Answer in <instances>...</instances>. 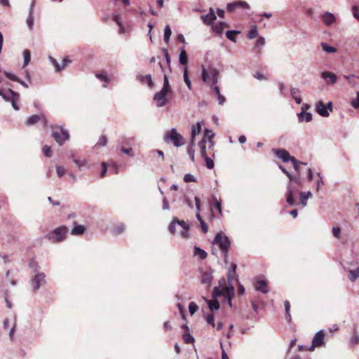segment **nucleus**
<instances>
[{
  "instance_id": "1",
  "label": "nucleus",
  "mask_w": 359,
  "mask_h": 359,
  "mask_svg": "<svg viewBox=\"0 0 359 359\" xmlns=\"http://www.w3.org/2000/svg\"><path fill=\"white\" fill-rule=\"evenodd\" d=\"M236 264L233 263L229 269L228 282L229 285L222 284V281L225 283V280L222 279L219 281V285L214 287L212 290V297L217 298L223 296L229 302V305L231 306V299L234 296V287L232 285V281L236 273Z\"/></svg>"
},
{
  "instance_id": "2",
  "label": "nucleus",
  "mask_w": 359,
  "mask_h": 359,
  "mask_svg": "<svg viewBox=\"0 0 359 359\" xmlns=\"http://www.w3.org/2000/svg\"><path fill=\"white\" fill-rule=\"evenodd\" d=\"M287 177L290 179V182L287 184V190L285 194L286 201L290 206H294L296 204L294 196L297 194L298 190L294 187L293 183L300 185L301 180L299 177L293 176L290 173Z\"/></svg>"
},
{
  "instance_id": "3",
  "label": "nucleus",
  "mask_w": 359,
  "mask_h": 359,
  "mask_svg": "<svg viewBox=\"0 0 359 359\" xmlns=\"http://www.w3.org/2000/svg\"><path fill=\"white\" fill-rule=\"evenodd\" d=\"M213 244L219 246L223 254L224 262L226 263L228 251L231 245L229 238L222 232L217 233L213 240Z\"/></svg>"
},
{
  "instance_id": "4",
  "label": "nucleus",
  "mask_w": 359,
  "mask_h": 359,
  "mask_svg": "<svg viewBox=\"0 0 359 359\" xmlns=\"http://www.w3.org/2000/svg\"><path fill=\"white\" fill-rule=\"evenodd\" d=\"M178 227V232L180 235L187 238L189 237V225L187 222L183 220H179L177 218L174 217L172 222L170 224L168 229L170 233H175L177 232L176 227Z\"/></svg>"
},
{
  "instance_id": "5",
  "label": "nucleus",
  "mask_w": 359,
  "mask_h": 359,
  "mask_svg": "<svg viewBox=\"0 0 359 359\" xmlns=\"http://www.w3.org/2000/svg\"><path fill=\"white\" fill-rule=\"evenodd\" d=\"M219 71L215 67H203L201 77L203 81L210 85L214 86L218 82Z\"/></svg>"
},
{
  "instance_id": "6",
  "label": "nucleus",
  "mask_w": 359,
  "mask_h": 359,
  "mask_svg": "<svg viewBox=\"0 0 359 359\" xmlns=\"http://www.w3.org/2000/svg\"><path fill=\"white\" fill-rule=\"evenodd\" d=\"M69 229L65 226H61L48 233L46 238L53 243H59L65 240Z\"/></svg>"
},
{
  "instance_id": "7",
  "label": "nucleus",
  "mask_w": 359,
  "mask_h": 359,
  "mask_svg": "<svg viewBox=\"0 0 359 359\" xmlns=\"http://www.w3.org/2000/svg\"><path fill=\"white\" fill-rule=\"evenodd\" d=\"M164 141L171 142L177 147L182 146L184 144L183 136L177 133L175 128H172L166 132L164 136Z\"/></svg>"
},
{
  "instance_id": "8",
  "label": "nucleus",
  "mask_w": 359,
  "mask_h": 359,
  "mask_svg": "<svg viewBox=\"0 0 359 359\" xmlns=\"http://www.w3.org/2000/svg\"><path fill=\"white\" fill-rule=\"evenodd\" d=\"M50 128L52 129L53 137L60 145H62L65 141L69 139V135L67 130L62 126H51Z\"/></svg>"
},
{
  "instance_id": "9",
  "label": "nucleus",
  "mask_w": 359,
  "mask_h": 359,
  "mask_svg": "<svg viewBox=\"0 0 359 359\" xmlns=\"http://www.w3.org/2000/svg\"><path fill=\"white\" fill-rule=\"evenodd\" d=\"M0 96H1L6 101H10L12 107L16 111L19 109L18 102L20 100L19 93L12 90L11 89L0 90Z\"/></svg>"
},
{
  "instance_id": "10",
  "label": "nucleus",
  "mask_w": 359,
  "mask_h": 359,
  "mask_svg": "<svg viewBox=\"0 0 359 359\" xmlns=\"http://www.w3.org/2000/svg\"><path fill=\"white\" fill-rule=\"evenodd\" d=\"M69 158L76 164L79 170H82L83 168L89 169L90 168V165L86 158L76 156L74 151H71L69 155Z\"/></svg>"
},
{
  "instance_id": "11",
  "label": "nucleus",
  "mask_w": 359,
  "mask_h": 359,
  "mask_svg": "<svg viewBox=\"0 0 359 359\" xmlns=\"http://www.w3.org/2000/svg\"><path fill=\"white\" fill-rule=\"evenodd\" d=\"M34 278L32 280V287L34 290H37L46 283V276L43 273H39V270H34Z\"/></svg>"
},
{
  "instance_id": "12",
  "label": "nucleus",
  "mask_w": 359,
  "mask_h": 359,
  "mask_svg": "<svg viewBox=\"0 0 359 359\" xmlns=\"http://www.w3.org/2000/svg\"><path fill=\"white\" fill-rule=\"evenodd\" d=\"M169 92L164 90H161L154 95V100L156 102L157 107H162L166 104L167 102V95Z\"/></svg>"
},
{
  "instance_id": "13",
  "label": "nucleus",
  "mask_w": 359,
  "mask_h": 359,
  "mask_svg": "<svg viewBox=\"0 0 359 359\" xmlns=\"http://www.w3.org/2000/svg\"><path fill=\"white\" fill-rule=\"evenodd\" d=\"M325 334L323 330L318 331L312 339V344L308 348V351H313L316 347L324 344Z\"/></svg>"
},
{
  "instance_id": "14",
  "label": "nucleus",
  "mask_w": 359,
  "mask_h": 359,
  "mask_svg": "<svg viewBox=\"0 0 359 359\" xmlns=\"http://www.w3.org/2000/svg\"><path fill=\"white\" fill-rule=\"evenodd\" d=\"M255 288L256 290L261 292L263 294L269 292L267 280L264 276L257 277L256 282L255 283Z\"/></svg>"
},
{
  "instance_id": "15",
  "label": "nucleus",
  "mask_w": 359,
  "mask_h": 359,
  "mask_svg": "<svg viewBox=\"0 0 359 359\" xmlns=\"http://www.w3.org/2000/svg\"><path fill=\"white\" fill-rule=\"evenodd\" d=\"M214 137L215 133L212 130L208 128L205 129L203 137L201 141L208 142V147L210 151H212L215 146V142L213 140Z\"/></svg>"
},
{
  "instance_id": "16",
  "label": "nucleus",
  "mask_w": 359,
  "mask_h": 359,
  "mask_svg": "<svg viewBox=\"0 0 359 359\" xmlns=\"http://www.w3.org/2000/svg\"><path fill=\"white\" fill-rule=\"evenodd\" d=\"M238 8L249 9L250 5L244 1H234L226 5V10L229 12H233Z\"/></svg>"
},
{
  "instance_id": "17",
  "label": "nucleus",
  "mask_w": 359,
  "mask_h": 359,
  "mask_svg": "<svg viewBox=\"0 0 359 359\" xmlns=\"http://www.w3.org/2000/svg\"><path fill=\"white\" fill-rule=\"evenodd\" d=\"M274 153L278 158L282 159L285 163L292 161V158H294V156H290L287 151L283 149H275Z\"/></svg>"
},
{
  "instance_id": "18",
  "label": "nucleus",
  "mask_w": 359,
  "mask_h": 359,
  "mask_svg": "<svg viewBox=\"0 0 359 359\" xmlns=\"http://www.w3.org/2000/svg\"><path fill=\"white\" fill-rule=\"evenodd\" d=\"M216 15L214 10L210 8L209 13L206 15H202L201 19L203 22L207 25H210L216 20Z\"/></svg>"
},
{
  "instance_id": "19",
  "label": "nucleus",
  "mask_w": 359,
  "mask_h": 359,
  "mask_svg": "<svg viewBox=\"0 0 359 359\" xmlns=\"http://www.w3.org/2000/svg\"><path fill=\"white\" fill-rule=\"evenodd\" d=\"M321 77L325 81L327 85L334 84L337 81V76L330 72H322Z\"/></svg>"
},
{
  "instance_id": "20",
  "label": "nucleus",
  "mask_w": 359,
  "mask_h": 359,
  "mask_svg": "<svg viewBox=\"0 0 359 359\" xmlns=\"http://www.w3.org/2000/svg\"><path fill=\"white\" fill-rule=\"evenodd\" d=\"M316 111L320 116L323 117H327L330 115V112L327 109V107H326L322 101H318L316 102Z\"/></svg>"
},
{
  "instance_id": "21",
  "label": "nucleus",
  "mask_w": 359,
  "mask_h": 359,
  "mask_svg": "<svg viewBox=\"0 0 359 359\" xmlns=\"http://www.w3.org/2000/svg\"><path fill=\"white\" fill-rule=\"evenodd\" d=\"M39 121H41L43 122L44 126H47V120L43 115H32L27 118L26 123L28 126H32Z\"/></svg>"
},
{
  "instance_id": "22",
  "label": "nucleus",
  "mask_w": 359,
  "mask_h": 359,
  "mask_svg": "<svg viewBox=\"0 0 359 359\" xmlns=\"http://www.w3.org/2000/svg\"><path fill=\"white\" fill-rule=\"evenodd\" d=\"M213 279L212 272L210 271H203L201 273V283L203 285L210 286Z\"/></svg>"
},
{
  "instance_id": "23",
  "label": "nucleus",
  "mask_w": 359,
  "mask_h": 359,
  "mask_svg": "<svg viewBox=\"0 0 359 359\" xmlns=\"http://www.w3.org/2000/svg\"><path fill=\"white\" fill-rule=\"evenodd\" d=\"M203 124V122H198L196 125L192 126L191 133V142H192V144L194 142L196 136L201 133Z\"/></svg>"
},
{
  "instance_id": "24",
  "label": "nucleus",
  "mask_w": 359,
  "mask_h": 359,
  "mask_svg": "<svg viewBox=\"0 0 359 359\" xmlns=\"http://www.w3.org/2000/svg\"><path fill=\"white\" fill-rule=\"evenodd\" d=\"M322 20L327 26H330L335 22L336 18L332 13L325 12L322 15Z\"/></svg>"
},
{
  "instance_id": "25",
  "label": "nucleus",
  "mask_w": 359,
  "mask_h": 359,
  "mask_svg": "<svg viewBox=\"0 0 359 359\" xmlns=\"http://www.w3.org/2000/svg\"><path fill=\"white\" fill-rule=\"evenodd\" d=\"M298 121L299 123L302 122H310L312 121L313 116L310 112L300 111L297 114Z\"/></svg>"
},
{
  "instance_id": "26",
  "label": "nucleus",
  "mask_w": 359,
  "mask_h": 359,
  "mask_svg": "<svg viewBox=\"0 0 359 359\" xmlns=\"http://www.w3.org/2000/svg\"><path fill=\"white\" fill-rule=\"evenodd\" d=\"M359 278V266L348 271V278L351 282H355Z\"/></svg>"
},
{
  "instance_id": "27",
  "label": "nucleus",
  "mask_w": 359,
  "mask_h": 359,
  "mask_svg": "<svg viewBox=\"0 0 359 359\" xmlns=\"http://www.w3.org/2000/svg\"><path fill=\"white\" fill-rule=\"evenodd\" d=\"M291 96L295 100L297 104L302 102V98L300 97L301 90L297 88H291L290 90Z\"/></svg>"
},
{
  "instance_id": "28",
  "label": "nucleus",
  "mask_w": 359,
  "mask_h": 359,
  "mask_svg": "<svg viewBox=\"0 0 359 359\" xmlns=\"http://www.w3.org/2000/svg\"><path fill=\"white\" fill-rule=\"evenodd\" d=\"M193 255L195 257H198L201 259H205L208 256V254L205 250L197 246L194 247Z\"/></svg>"
},
{
  "instance_id": "29",
  "label": "nucleus",
  "mask_w": 359,
  "mask_h": 359,
  "mask_svg": "<svg viewBox=\"0 0 359 359\" xmlns=\"http://www.w3.org/2000/svg\"><path fill=\"white\" fill-rule=\"evenodd\" d=\"M5 75L8 79H9L11 81H14L16 82H18L22 86H23L25 88H28V85L23 81L20 80L18 76H16L15 74L9 73L6 72Z\"/></svg>"
},
{
  "instance_id": "30",
  "label": "nucleus",
  "mask_w": 359,
  "mask_h": 359,
  "mask_svg": "<svg viewBox=\"0 0 359 359\" xmlns=\"http://www.w3.org/2000/svg\"><path fill=\"white\" fill-rule=\"evenodd\" d=\"M179 61L182 65H186L188 62V57L184 47H182L180 49Z\"/></svg>"
},
{
  "instance_id": "31",
  "label": "nucleus",
  "mask_w": 359,
  "mask_h": 359,
  "mask_svg": "<svg viewBox=\"0 0 359 359\" xmlns=\"http://www.w3.org/2000/svg\"><path fill=\"white\" fill-rule=\"evenodd\" d=\"M85 227L83 225H75L71 231V234L74 236H80L85 232Z\"/></svg>"
},
{
  "instance_id": "32",
  "label": "nucleus",
  "mask_w": 359,
  "mask_h": 359,
  "mask_svg": "<svg viewBox=\"0 0 359 359\" xmlns=\"http://www.w3.org/2000/svg\"><path fill=\"white\" fill-rule=\"evenodd\" d=\"M312 196L311 191L300 193V203L303 206L306 205V200Z\"/></svg>"
},
{
  "instance_id": "33",
  "label": "nucleus",
  "mask_w": 359,
  "mask_h": 359,
  "mask_svg": "<svg viewBox=\"0 0 359 359\" xmlns=\"http://www.w3.org/2000/svg\"><path fill=\"white\" fill-rule=\"evenodd\" d=\"M95 76L99 80L104 83L103 87L106 88L107 83L109 81V78L107 76V74L105 72H100L96 74Z\"/></svg>"
},
{
  "instance_id": "34",
  "label": "nucleus",
  "mask_w": 359,
  "mask_h": 359,
  "mask_svg": "<svg viewBox=\"0 0 359 359\" xmlns=\"http://www.w3.org/2000/svg\"><path fill=\"white\" fill-rule=\"evenodd\" d=\"M226 26V24L223 22H219V23H217L215 25H214L212 28V30L214 31V32H215L216 34H222V32H223V29L224 28V27Z\"/></svg>"
},
{
  "instance_id": "35",
  "label": "nucleus",
  "mask_w": 359,
  "mask_h": 359,
  "mask_svg": "<svg viewBox=\"0 0 359 359\" xmlns=\"http://www.w3.org/2000/svg\"><path fill=\"white\" fill-rule=\"evenodd\" d=\"M198 147H199L200 152H201L202 157H204V156L208 155V154L207 152V148L208 149V142H203L200 141L198 142Z\"/></svg>"
},
{
  "instance_id": "36",
  "label": "nucleus",
  "mask_w": 359,
  "mask_h": 359,
  "mask_svg": "<svg viewBox=\"0 0 359 359\" xmlns=\"http://www.w3.org/2000/svg\"><path fill=\"white\" fill-rule=\"evenodd\" d=\"M22 56L24 59L23 67H25L28 65L31 60V53L29 50H25L22 53Z\"/></svg>"
},
{
  "instance_id": "37",
  "label": "nucleus",
  "mask_w": 359,
  "mask_h": 359,
  "mask_svg": "<svg viewBox=\"0 0 359 359\" xmlns=\"http://www.w3.org/2000/svg\"><path fill=\"white\" fill-rule=\"evenodd\" d=\"M183 78L188 88L191 89V83L188 76L187 67H186L183 69Z\"/></svg>"
},
{
  "instance_id": "38",
  "label": "nucleus",
  "mask_w": 359,
  "mask_h": 359,
  "mask_svg": "<svg viewBox=\"0 0 359 359\" xmlns=\"http://www.w3.org/2000/svg\"><path fill=\"white\" fill-rule=\"evenodd\" d=\"M284 306H285V318L287 322H290L292 318H291V315L290 313V304L289 301L286 300L284 302Z\"/></svg>"
},
{
  "instance_id": "39",
  "label": "nucleus",
  "mask_w": 359,
  "mask_h": 359,
  "mask_svg": "<svg viewBox=\"0 0 359 359\" xmlns=\"http://www.w3.org/2000/svg\"><path fill=\"white\" fill-rule=\"evenodd\" d=\"M321 47L325 52L334 53L337 52V48L327 45L326 43H321Z\"/></svg>"
},
{
  "instance_id": "40",
  "label": "nucleus",
  "mask_w": 359,
  "mask_h": 359,
  "mask_svg": "<svg viewBox=\"0 0 359 359\" xmlns=\"http://www.w3.org/2000/svg\"><path fill=\"white\" fill-rule=\"evenodd\" d=\"M207 302L210 310L213 311L219 309V304L217 300H208Z\"/></svg>"
},
{
  "instance_id": "41",
  "label": "nucleus",
  "mask_w": 359,
  "mask_h": 359,
  "mask_svg": "<svg viewBox=\"0 0 359 359\" xmlns=\"http://www.w3.org/2000/svg\"><path fill=\"white\" fill-rule=\"evenodd\" d=\"M26 23H27L28 27L29 28V29H33L34 15L32 14V10L29 11V15H28L27 18L26 20Z\"/></svg>"
},
{
  "instance_id": "42",
  "label": "nucleus",
  "mask_w": 359,
  "mask_h": 359,
  "mask_svg": "<svg viewBox=\"0 0 359 359\" xmlns=\"http://www.w3.org/2000/svg\"><path fill=\"white\" fill-rule=\"evenodd\" d=\"M172 34L171 29L169 25H166L164 29V35H163V39L164 41L168 43L170 40V36Z\"/></svg>"
},
{
  "instance_id": "43",
  "label": "nucleus",
  "mask_w": 359,
  "mask_h": 359,
  "mask_svg": "<svg viewBox=\"0 0 359 359\" xmlns=\"http://www.w3.org/2000/svg\"><path fill=\"white\" fill-rule=\"evenodd\" d=\"M257 35H258V31H257V26L254 25L251 27L250 30L249 31V32L248 34V37L250 39H252L256 38L257 36Z\"/></svg>"
},
{
  "instance_id": "44",
  "label": "nucleus",
  "mask_w": 359,
  "mask_h": 359,
  "mask_svg": "<svg viewBox=\"0 0 359 359\" xmlns=\"http://www.w3.org/2000/svg\"><path fill=\"white\" fill-rule=\"evenodd\" d=\"M239 33L240 32H237V31L229 30V31H227L226 32V36L227 39H229L231 41L236 42V38L235 36V34H239Z\"/></svg>"
},
{
  "instance_id": "45",
  "label": "nucleus",
  "mask_w": 359,
  "mask_h": 359,
  "mask_svg": "<svg viewBox=\"0 0 359 359\" xmlns=\"http://www.w3.org/2000/svg\"><path fill=\"white\" fill-rule=\"evenodd\" d=\"M182 337H183L184 342L187 344H191V343H194V339L193 336L189 332H186L183 334Z\"/></svg>"
},
{
  "instance_id": "46",
  "label": "nucleus",
  "mask_w": 359,
  "mask_h": 359,
  "mask_svg": "<svg viewBox=\"0 0 359 359\" xmlns=\"http://www.w3.org/2000/svg\"><path fill=\"white\" fill-rule=\"evenodd\" d=\"M141 81L142 83H147L150 88H152L154 86V83L152 81L151 75L141 76Z\"/></svg>"
},
{
  "instance_id": "47",
  "label": "nucleus",
  "mask_w": 359,
  "mask_h": 359,
  "mask_svg": "<svg viewBox=\"0 0 359 359\" xmlns=\"http://www.w3.org/2000/svg\"><path fill=\"white\" fill-rule=\"evenodd\" d=\"M194 143L192 144V142H191L190 146L187 148V154L189 155V156L192 162L194 161Z\"/></svg>"
},
{
  "instance_id": "48",
  "label": "nucleus",
  "mask_w": 359,
  "mask_h": 359,
  "mask_svg": "<svg viewBox=\"0 0 359 359\" xmlns=\"http://www.w3.org/2000/svg\"><path fill=\"white\" fill-rule=\"evenodd\" d=\"M194 199L196 201V207L197 209V212H196V217L197 219L199 221V222H201V221H203V220L201 218L200 213H199V210H200L199 198L197 196H196Z\"/></svg>"
},
{
  "instance_id": "49",
  "label": "nucleus",
  "mask_w": 359,
  "mask_h": 359,
  "mask_svg": "<svg viewBox=\"0 0 359 359\" xmlns=\"http://www.w3.org/2000/svg\"><path fill=\"white\" fill-rule=\"evenodd\" d=\"M205 161L206 167L208 169H212L215 166L213 161L208 156L203 157Z\"/></svg>"
},
{
  "instance_id": "50",
  "label": "nucleus",
  "mask_w": 359,
  "mask_h": 359,
  "mask_svg": "<svg viewBox=\"0 0 359 359\" xmlns=\"http://www.w3.org/2000/svg\"><path fill=\"white\" fill-rule=\"evenodd\" d=\"M294 170L299 173L300 172L299 165L301 164L306 165L305 163L297 161L295 158H292V161H291Z\"/></svg>"
},
{
  "instance_id": "51",
  "label": "nucleus",
  "mask_w": 359,
  "mask_h": 359,
  "mask_svg": "<svg viewBox=\"0 0 359 359\" xmlns=\"http://www.w3.org/2000/svg\"><path fill=\"white\" fill-rule=\"evenodd\" d=\"M198 309V306L194 302H191L189 304V311L191 315H194Z\"/></svg>"
},
{
  "instance_id": "52",
  "label": "nucleus",
  "mask_w": 359,
  "mask_h": 359,
  "mask_svg": "<svg viewBox=\"0 0 359 359\" xmlns=\"http://www.w3.org/2000/svg\"><path fill=\"white\" fill-rule=\"evenodd\" d=\"M125 228H126V226L124 224H120L114 227L113 231L116 234H121V233H123L125 231Z\"/></svg>"
},
{
  "instance_id": "53",
  "label": "nucleus",
  "mask_w": 359,
  "mask_h": 359,
  "mask_svg": "<svg viewBox=\"0 0 359 359\" xmlns=\"http://www.w3.org/2000/svg\"><path fill=\"white\" fill-rule=\"evenodd\" d=\"M161 90H164L165 91L170 92V86L169 84L168 79L166 75H164L163 78V86Z\"/></svg>"
},
{
  "instance_id": "54",
  "label": "nucleus",
  "mask_w": 359,
  "mask_h": 359,
  "mask_svg": "<svg viewBox=\"0 0 359 359\" xmlns=\"http://www.w3.org/2000/svg\"><path fill=\"white\" fill-rule=\"evenodd\" d=\"M212 201H215V205H214V208L218 211L219 215H222V201L221 200L217 201L216 197L212 198Z\"/></svg>"
},
{
  "instance_id": "55",
  "label": "nucleus",
  "mask_w": 359,
  "mask_h": 359,
  "mask_svg": "<svg viewBox=\"0 0 359 359\" xmlns=\"http://www.w3.org/2000/svg\"><path fill=\"white\" fill-rule=\"evenodd\" d=\"M49 60H50L51 64L55 67L56 72L61 71L60 64L58 63L57 61L54 57L50 56Z\"/></svg>"
},
{
  "instance_id": "56",
  "label": "nucleus",
  "mask_w": 359,
  "mask_h": 359,
  "mask_svg": "<svg viewBox=\"0 0 359 359\" xmlns=\"http://www.w3.org/2000/svg\"><path fill=\"white\" fill-rule=\"evenodd\" d=\"M56 172L58 177H62L66 172V169L63 166L57 165Z\"/></svg>"
},
{
  "instance_id": "57",
  "label": "nucleus",
  "mask_w": 359,
  "mask_h": 359,
  "mask_svg": "<svg viewBox=\"0 0 359 359\" xmlns=\"http://www.w3.org/2000/svg\"><path fill=\"white\" fill-rule=\"evenodd\" d=\"M351 11L353 17L359 21V7L354 5L352 6Z\"/></svg>"
},
{
  "instance_id": "58",
  "label": "nucleus",
  "mask_w": 359,
  "mask_h": 359,
  "mask_svg": "<svg viewBox=\"0 0 359 359\" xmlns=\"http://www.w3.org/2000/svg\"><path fill=\"white\" fill-rule=\"evenodd\" d=\"M184 181L185 182H194L196 180L193 175L188 173L184 176Z\"/></svg>"
},
{
  "instance_id": "59",
  "label": "nucleus",
  "mask_w": 359,
  "mask_h": 359,
  "mask_svg": "<svg viewBox=\"0 0 359 359\" xmlns=\"http://www.w3.org/2000/svg\"><path fill=\"white\" fill-rule=\"evenodd\" d=\"M351 106L355 109L359 108V93H357V96L351 101Z\"/></svg>"
},
{
  "instance_id": "60",
  "label": "nucleus",
  "mask_w": 359,
  "mask_h": 359,
  "mask_svg": "<svg viewBox=\"0 0 359 359\" xmlns=\"http://www.w3.org/2000/svg\"><path fill=\"white\" fill-rule=\"evenodd\" d=\"M107 143V138L105 135H102L100 137L99 140L97 144L104 147Z\"/></svg>"
},
{
  "instance_id": "61",
  "label": "nucleus",
  "mask_w": 359,
  "mask_h": 359,
  "mask_svg": "<svg viewBox=\"0 0 359 359\" xmlns=\"http://www.w3.org/2000/svg\"><path fill=\"white\" fill-rule=\"evenodd\" d=\"M43 152L46 156L50 157L52 156V151L49 146L45 145L43 148Z\"/></svg>"
},
{
  "instance_id": "62",
  "label": "nucleus",
  "mask_w": 359,
  "mask_h": 359,
  "mask_svg": "<svg viewBox=\"0 0 359 359\" xmlns=\"http://www.w3.org/2000/svg\"><path fill=\"white\" fill-rule=\"evenodd\" d=\"M206 321L208 324L211 325L212 327H215V321H214V315L210 313L207 316Z\"/></svg>"
},
{
  "instance_id": "63",
  "label": "nucleus",
  "mask_w": 359,
  "mask_h": 359,
  "mask_svg": "<svg viewBox=\"0 0 359 359\" xmlns=\"http://www.w3.org/2000/svg\"><path fill=\"white\" fill-rule=\"evenodd\" d=\"M332 233H333V236L335 238H339L340 236H341V229H340V228L334 226L332 228Z\"/></svg>"
},
{
  "instance_id": "64",
  "label": "nucleus",
  "mask_w": 359,
  "mask_h": 359,
  "mask_svg": "<svg viewBox=\"0 0 359 359\" xmlns=\"http://www.w3.org/2000/svg\"><path fill=\"white\" fill-rule=\"evenodd\" d=\"M350 341L353 345L358 344L359 343V335L357 333H354Z\"/></svg>"
}]
</instances>
